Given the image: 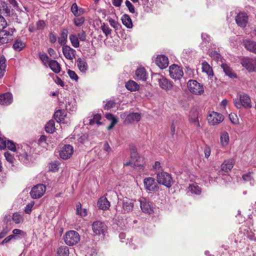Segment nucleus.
Segmentation results:
<instances>
[{
    "label": "nucleus",
    "mask_w": 256,
    "mask_h": 256,
    "mask_svg": "<svg viewBox=\"0 0 256 256\" xmlns=\"http://www.w3.org/2000/svg\"><path fill=\"white\" fill-rule=\"evenodd\" d=\"M130 154L131 160L124 162V166H132L138 167L140 169L142 168L144 164V158L138 155L134 146L130 147Z\"/></svg>",
    "instance_id": "f257e3e1"
},
{
    "label": "nucleus",
    "mask_w": 256,
    "mask_h": 256,
    "mask_svg": "<svg viewBox=\"0 0 256 256\" xmlns=\"http://www.w3.org/2000/svg\"><path fill=\"white\" fill-rule=\"evenodd\" d=\"M118 202L116 207L118 212L125 213L132 210L134 204L132 200L127 198H121L118 196Z\"/></svg>",
    "instance_id": "f03ea898"
},
{
    "label": "nucleus",
    "mask_w": 256,
    "mask_h": 256,
    "mask_svg": "<svg viewBox=\"0 0 256 256\" xmlns=\"http://www.w3.org/2000/svg\"><path fill=\"white\" fill-rule=\"evenodd\" d=\"M16 29L14 28H2L0 30V45L7 44L14 40V33Z\"/></svg>",
    "instance_id": "7ed1b4c3"
},
{
    "label": "nucleus",
    "mask_w": 256,
    "mask_h": 256,
    "mask_svg": "<svg viewBox=\"0 0 256 256\" xmlns=\"http://www.w3.org/2000/svg\"><path fill=\"white\" fill-rule=\"evenodd\" d=\"M234 103L235 106L238 109H240L242 108H248L252 107L251 99L246 94H240L239 98L234 100Z\"/></svg>",
    "instance_id": "20e7f679"
},
{
    "label": "nucleus",
    "mask_w": 256,
    "mask_h": 256,
    "mask_svg": "<svg viewBox=\"0 0 256 256\" xmlns=\"http://www.w3.org/2000/svg\"><path fill=\"white\" fill-rule=\"evenodd\" d=\"M156 180L159 184H162L168 188H170L173 184V180L171 175L166 172H158Z\"/></svg>",
    "instance_id": "39448f33"
},
{
    "label": "nucleus",
    "mask_w": 256,
    "mask_h": 256,
    "mask_svg": "<svg viewBox=\"0 0 256 256\" xmlns=\"http://www.w3.org/2000/svg\"><path fill=\"white\" fill-rule=\"evenodd\" d=\"M64 240L66 244L70 246H74L80 242V236L75 230H70L64 234Z\"/></svg>",
    "instance_id": "423d86ee"
},
{
    "label": "nucleus",
    "mask_w": 256,
    "mask_h": 256,
    "mask_svg": "<svg viewBox=\"0 0 256 256\" xmlns=\"http://www.w3.org/2000/svg\"><path fill=\"white\" fill-rule=\"evenodd\" d=\"M138 200L142 212L148 214L154 212V204L150 201L144 197L140 198Z\"/></svg>",
    "instance_id": "0eeeda50"
},
{
    "label": "nucleus",
    "mask_w": 256,
    "mask_h": 256,
    "mask_svg": "<svg viewBox=\"0 0 256 256\" xmlns=\"http://www.w3.org/2000/svg\"><path fill=\"white\" fill-rule=\"evenodd\" d=\"M188 87L189 90L195 94H201L204 92L203 86L196 80H188Z\"/></svg>",
    "instance_id": "6e6552de"
},
{
    "label": "nucleus",
    "mask_w": 256,
    "mask_h": 256,
    "mask_svg": "<svg viewBox=\"0 0 256 256\" xmlns=\"http://www.w3.org/2000/svg\"><path fill=\"white\" fill-rule=\"evenodd\" d=\"M46 187L43 184H38L34 186L30 192L32 198L37 199L41 198L45 193Z\"/></svg>",
    "instance_id": "1a4fd4ad"
},
{
    "label": "nucleus",
    "mask_w": 256,
    "mask_h": 256,
    "mask_svg": "<svg viewBox=\"0 0 256 256\" xmlns=\"http://www.w3.org/2000/svg\"><path fill=\"white\" fill-rule=\"evenodd\" d=\"M144 188L146 190L156 192L158 190L159 186L155 182V179L152 177L146 178L144 180Z\"/></svg>",
    "instance_id": "9d476101"
},
{
    "label": "nucleus",
    "mask_w": 256,
    "mask_h": 256,
    "mask_svg": "<svg viewBox=\"0 0 256 256\" xmlns=\"http://www.w3.org/2000/svg\"><path fill=\"white\" fill-rule=\"evenodd\" d=\"M169 72L170 77L174 80H180L184 75L182 68L175 64L170 66Z\"/></svg>",
    "instance_id": "9b49d317"
},
{
    "label": "nucleus",
    "mask_w": 256,
    "mask_h": 256,
    "mask_svg": "<svg viewBox=\"0 0 256 256\" xmlns=\"http://www.w3.org/2000/svg\"><path fill=\"white\" fill-rule=\"evenodd\" d=\"M241 64L249 72H254L256 68V58H244L241 60Z\"/></svg>",
    "instance_id": "f8f14e48"
},
{
    "label": "nucleus",
    "mask_w": 256,
    "mask_h": 256,
    "mask_svg": "<svg viewBox=\"0 0 256 256\" xmlns=\"http://www.w3.org/2000/svg\"><path fill=\"white\" fill-rule=\"evenodd\" d=\"M224 120V117L222 114L214 112L210 114L208 118L209 124L212 126L220 123Z\"/></svg>",
    "instance_id": "ddd939ff"
},
{
    "label": "nucleus",
    "mask_w": 256,
    "mask_h": 256,
    "mask_svg": "<svg viewBox=\"0 0 256 256\" xmlns=\"http://www.w3.org/2000/svg\"><path fill=\"white\" fill-rule=\"evenodd\" d=\"M141 114L139 112H131L127 114L124 122L126 124H129L140 120Z\"/></svg>",
    "instance_id": "4468645a"
},
{
    "label": "nucleus",
    "mask_w": 256,
    "mask_h": 256,
    "mask_svg": "<svg viewBox=\"0 0 256 256\" xmlns=\"http://www.w3.org/2000/svg\"><path fill=\"white\" fill-rule=\"evenodd\" d=\"M94 232L97 235L104 234L106 230L105 224L100 221L94 222L92 224Z\"/></svg>",
    "instance_id": "2eb2a0df"
},
{
    "label": "nucleus",
    "mask_w": 256,
    "mask_h": 256,
    "mask_svg": "<svg viewBox=\"0 0 256 256\" xmlns=\"http://www.w3.org/2000/svg\"><path fill=\"white\" fill-rule=\"evenodd\" d=\"M236 22L239 26L246 27L248 22V16L244 12L239 13L236 17Z\"/></svg>",
    "instance_id": "dca6fc26"
},
{
    "label": "nucleus",
    "mask_w": 256,
    "mask_h": 256,
    "mask_svg": "<svg viewBox=\"0 0 256 256\" xmlns=\"http://www.w3.org/2000/svg\"><path fill=\"white\" fill-rule=\"evenodd\" d=\"M73 153V147L70 144L65 145L60 152V155L62 158L66 160Z\"/></svg>",
    "instance_id": "f3484780"
},
{
    "label": "nucleus",
    "mask_w": 256,
    "mask_h": 256,
    "mask_svg": "<svg viewBox=\"0 0 256 256\" xmlns=\"http://www.w3.org/2000/svg\"><path fill=\"white\" fill-rule=\"evenodd\" d=\"M189 121L194 125L196 128L200 127V124L198 120V112L196 108H192L190 110L189 116Z\"/></svg>",
    "instance_id": "a211bd4d"
},
{
    "label": "nucleus",
    "mask_w": 256,
    "mask_h": 256,
    "mask_svg": "<svg viewBox=\"0 0 256 256\" xmlns=\"http://www.w3.org/2000/svg\"><path fill=\"white\" fill-rule=\"evenodd\" d=\"M76 50L68 46H64L62 52L65 58L68 60H72L75 57Z\"/></svg>",
    "instance_id": "6ab92c4d"
},
{
    "label": "nucleus",
    "mask_w": 256,
    "mask_h": 256,
    "mask_svg": "<svg viewBox=\"0 0 256 256\" xmlns=\"http://www.w3.org/2000/svg\"><path fill=\"white\" fill-rule=\"evenodd\" d=\"M156 63L160 68H164L168 66V58L164 55H160L157 56Z\"/></svg>",
    "instance_id": "aec40b11"
},
{
    "label": "nucleus",
    "mask_w": 256,
    "mask_h": 256,
    "mask_svg": "<svg viewBox=\"0 0 256 256\" xmlns=\"http://www.w3.org/2000/svg\"><path fill=\"white\" fill-rule=\"evenodd\" d=\"M12 102V95L11 93L6 92L0 95V104L8 106Z\"/></svg>",
    "instance_id": "412c9836"
},
{
    "label": "nucleus",
    "mask_w": 256,
    "mask_h": 256,
    "mask_svg": "<svg viewBox=\"0 0 256 256\" xmlns=\"http://www.w3.org/2000/svg\"><path fill=\"white\" fill-rule=\"evenodd\" d=\"M158 84L160 88L166 90H172L173 86L172 84L170 81L164 78L159 79Z\"/></svg>",
    "instance_id": "4be33fe9"
},
{
    "label": "nucleus",
    "mask_w": 256,
    "mask_h": 256,
    "mask_svg": "<svg viewBox=\"0 0 256 256\" xmlns=\"http://www.w3.org/2000/svg\"><path fill=\"white\" fill-rule=\"evenodd\" d=\"M136 76L138 80L146 81L148 78V74L144 68H139L136 71Z\"/></svg>",
    "instance_id": "5701e85b"
},
{
    "label": "nucleus",
    "mask_w": 256,
    "mask_h": 256,
    "mask_svg": "<svg viewBox=\"0 0 256 256\" xmlns=\"http://www.w3.org/2000/svg\"><path fill=\"white\" fill-rule=\"evenodd\" d=\"M234 163L235 162L233 159L224 160L221 165L222 170L226 172H229L232 168Z\"/></svg>",
    "instance_id": "b1692460"
},
{
    "label": "nucleus",
    "mask_w": 256,
    "mask_h": 256,
    "mask_svg": "<svg viewBox=\"0 0 256 256\" xmlns=\"http://www.w3.org/2000/svg\"><path fill=\"white\" fill-rule=\"evenodd\" d=\"M76 62L79 70L82 72H86L88 69V65L86 60L78 58Z\"/></svg>",
    "instance_id": "393cba45"
},
{
    "label": "nucleus",
    "mask_w": 256,
    "mask_h": 256,
    "mask_svg": "<svg viewBox=\"0 0 256 256\" xmlns=\"http://www.w3.org/2000/svg\"><path fill=\"white\" fill-rule=\"evenodd\" d=\"M17 154L20 160L26 164L28 163L30 156L26 152L18 148Z\"/></svg>",
    "instance_id": "a878e982"
},
{
    "label": "nucleus",
    "mask_w": 256,
    "mask_h": 256,
    "mask_svg": "<svg viewBox=\"0 0 256 256\" xmlns=\"http://www.w3.org/2000/svg\"><path fill=\"white\" fill-rule=\"evenodd\" d=\"M244 48L256 54V42L246 40L244 42Z\"/></svg>",
    "instance_id": "bb28decb"
},
{
    "label": "nucleus",
    "mask_w": 256,
    "mask_h": 256,
    "mask_svg": "<svg viewBox=\"0 0 256 256\" xmlns=\"http://www.w3.org/2000/svg\"><path fill=\"white\" fill-rule=\"evenodd\" d=\"M98 206L100 209L106 210L110 206V202L105 197L100 198L98 202Z\"/></svg>",
    "instance_id": "cd10ccee"
},
{
    "label": "nucleus",
    "mask_w": 256,
    "mask_h": 256,
    "mask_svg": "<svg viewBox=\"0 0 256 256\" xmlns=\"http://www.w3.org/2000/svg\"><path fill=\"white\" fill-rule=\"evenodd\" d=\"M225 74L230 78H236V74L232 71V68L226 64H222L221 65Z\"/></svg>",
    "instance_id": "c85d7f7f"
},
{
    "label": "nucleus",
    "mask_w": 256,
    "mask_h": 256,
    "mask_svg": "<svg viewBox=\"0 0 256 256\" xmlns=\"http://www.w3.org/2000/svg\"><path fill=\"white\" fill-rule=\"evenodd\" d=\"M48 66L56 74L59 73L60 71V64L56 60H50L48 62Z\"/></svg>",
    "instance_id": "c756f323"
},
{
    "label": "nucleus",
    "mask_w": 256,
    "mask_h": 256,
    "mask_svg": "<svg viewBox=\"0 0 256 256\" xmlns=\"http://www.w3.org/2000/svg\"><path fill=\"white\" fill-rule=\"evenodd\" d=\"M230 141L228 134L226 131L220 132V142L222 146H226L228 145Z\"/></svg>",
    "instance_id": "7c9ffc66"
},
{
    "label": "nucleus",
    "mask_w": 256,
    "mask_h": 256,
    "mask_svg": "<svg viewBox=\"0 0 256 256\" xmlns=\"http://www.w3.org/2000/svg\"><path fill=\"white\" fill-rule=\"evenodd\" d=\"M126 88L130 92L138 90L139 88V85L134 80H130L126 84Z\"/></svg>",
    "instance_id": "2f4dec72"
},
{
    "label": "nucleus",
    "mask_w": 256,
    "mask_h": 256,
    "mask_svg": "<svg viewBox=\"0 0 256 256\" xmlns=\"http://www.w3.org/2000/svg\"><path fill=\"white\" fill-rule=\"evenodd\" d=\"M202 72H206L208 76H213L214 74L212 68L207 62H202Z\"/></svg>",
    "instance_id": "473e14b6"
},
{
    "label": "nucleus",
    "mask_w": 256,
    "mask_h": 256,
    "mask_svg": "<svg viewBox=\"0 0 256 256\" xmlns=\"http://www.w3.org/2000/svg\"><path fill=\"white\" fill-rule=\"evenodd\" d=\"M71 11L76 16L82 15L84 12V9L79 8L76 3H74L71 6Z\"/></svg>",
    "instance_id": "72a5a7b5"
},
{
    "label": "nucleus",
    "mask_w": 256,
    "mask_h": 256,
    "mask_svg": "<svg viewBox=\"0 0 256 256\" xmlns=\"http://www.w3.org/2000/svg\"><path fill=\"white\" fill-rule=\"evenodd\" d=\"M6 59L4 56H0V78H2L6 71Z\"/></svg>",
    "instance_id": "f704fd0d"
},
{
    "label": "nucleus",
    "mask_w": 256,
    "mask_h": 256,
    "mask_svg": "<svg viewBox=\"0 0 256 256\" xmlns=\"http://www.w3.org/2000/svg\"><path fill=\"white\" fill-rule=\"evenodd\" d=\"M122 24L128 28H130L132 27V23L130 16L128 14H124L122 17Z\"/></svg>",
    "instance_id": "c9c22d12"
},
{
    "label": "nucleus",
    "mask_w": 256,
    "mask_h": 256,
    "mask_svg": "<svg viewBox=\"0 0 256 256\" xmlns=\"http://www.w3.org/2000/svg\"><path fill=\"white\" fill-rule=\"evenodd\" d=\"M25 46V44L19 39L16 40L13 44L14 49L17 52L22 50Z\"/></svg>",
    "instance_id": "e433bc0d"
},
{
    "label": "nucleus",
    "mask_w": 256,
    "mask_h": 256,
    "mask_svg": "<svg viewBox=\"0 0 256 256\" xmlns=\"http://www.w3.org/2000/svg\"><path fill=\"white\" fill-rule=\"evenodd\" d=\"M68 34V31L67 30H64L62 32L60 36L58 39V43L61 46H64L66 44L67 41Z\"/></svg>",
    "instance_id": "4c0bfd02"
},
{
    "label": "nucleus",
    "mask_w": 256,
    "mask_h": 256,
    "mask_svg": "<svg viewBox=\"0 0 256 256\" xmlns=\"http://www.w3.org/2000/svg\"><path fill=\"white\" fill-rule=\"evenodd\" d=\"M69 248L66 246H62L57 250L58 256H68Z\"/></svg>",
    "instance_id": "58836bf2"
},
{
    "label": "nucleus",
    "mask_w": 256,
    "mask_h": 256,
    "mask_svg": "<svg viewBox=\"0 0 256 256\" xmlns=\"http://www.w3.org/2000/svg\"><path fill=\"white\" fill-rule=\"evenodd\" d=\"M76 214L80 216L81 217L86 216L87 214V210L86 208H82V204L80 202L76 204Z\"/></svg>",
    "instance_id": "ea45409f"
},
{
    "label": "nucleus",
    "mask_w": 256,
    "mask_h": 256,
    "mask_svg": "<svg viewBox=\"0 0 256 256\" xmlns=\"http://www.w3.org/2000/svg\"><path fill=\"white\" fill-rule=\"evenodd\" d=\"M70 40L72 46L76 48L80 46L79 39L78 36L75 34H71L70 36Z\"/></svg>",
    "instance_id": "a19ab883"
},
{
    "label": "nucleus",
    "mask_w": 256,
    "mask_h": 256,
    "mask_svg": "<svg viewBox=\"0 0 256 256\" xmlns=\"http://www.w3.org/2000/svg\"><path fill=\"white\" fill-rule=\"evenodd\" d=\"M101 119V116L99 114H96L94 116V118H90L88 120L89 124L90 125H92L94 124H96L98 125L102 124V122H100V120Z\"/></svg>",
    "instance_id": "79ce46f5"
},
{
    "label": "nucleus",
    "mask_w": 256,
    "mask_h": 256,
    "mask_svg": "<svg viewBox=\"0 0 256 256\" xmlns=\"http://www.w3.org/2000/svg\"><path fill=\"white\" fill-rule=\"evenodd\" d=\"M64 114L62 110H59L54 113V118L58 122H61L64 120Z\"/></svg>",
    "instance_id": "37998d69"
},
{
    "label": "nucleus",
    "mask_w": 256,
    "mask_h": 256,
    "mask_svg": "<svg viewBox=\"0 0 256 256\" xmlns=\"http://www.w3.org/2000/svg\"><path fill=\"white\" fill-rule=\"evenodd\" d=\"M54 129V120L49 121L45 126L46 131L48 133H52Z\"/></svg>",
    "instance_id": "c03bdc74"
},
{
    "label": "nucleus",
    "mask_w": 256,
    "mask_h": 256,
    "mask_svg": "<svg viewBox=\"0 0 256 256\" xmlns=\"http://www.w3.org/2000/svg\"><path fill=\"white\" fill-rule=\"evenodd\" d=\"M188 190L192 193L196 194H200L201 193V188L198 186L190 185L188 187Z\"/></svg>",
    "instance_id": "a18cd8bd"
},
{
    "label": "nucleus",
    "mask_w": 256,
    "mask_h": 256,
    "mask_svg": "<svg viewBox=\"0 0 256 256\" xmlns=\"http://www.w3.org/2000/svg\"><path fill=\"white\" fill-rule=\"evenodd\" d=\"M12 219L16 224H20L23 221V218L22 216L18 212L14 214Z\"/></svg>",
    "instance_id": "49530a36"
},
{
    "label": "nucleus",
    "mask_w": 256,
    "mask_h": 256,
    "mask_svg": "<svg viewBox=\"0 0 256 256\" xmlns=\"http://www.w3.org/2000/svg\"><path fill=\"white\" fill-rule=\"evenodd\" d=\"M60 163L58 161H54L50 164L48 169L52 172L58 171L59 168Z\"/></svg>",
    "instance_id": "de8ad7c7"
},
{
    "label": "nucleus",
    "mask_w": 256,
    "mask_h": 256,
    "mask_svg": "<svg viewBox=\"0 0 256 256\" xmlns=\"http://www.w3.org/2000/svg\"><path fill=\"white\" fill-rule=\"evenodd\" d=\"M6 147L10 150L15 152L16 150V145L14 142L10 140H8L6 142Z\"/></svg>",
    "instance_id": "09e8293b"
},
{
    "label": "nucleus",
    "mask_w": 256,
    "mask_h": 256,
    "mask_svg": "<svg viewBox=\"0 0 256 256\" xmlns=\"http://www.w3.org/2000/svg\"><path fill=\"white\" fill-rule=\"evenodd\" d=\"M74 24L77 26H80L84 22V18L83 17L75 18L74 20Z\"/></svg>",
    "instance_id": "8fccbe9b"
},
{
    "label": "nucleus",
    "mask_w": 256,
    "mask_h": 256,
    "mask_svg": "<svg viewBox=\"0 0 256 256\" xmlns=\"http://www.w3.org/2000/svg\"><path fill=\"white\" fill-rule=\"evenodd\" d=\"M4 157L6 160L10 164H13L14 160V157L9 152H6L4 154Z\"/></svg>",
    "instance_id": "3c124183"
},
{
    "label": "nucleus",
    "mask_w": 256,
    "mask_h": 256,
    "mask_svg": "<svg viewBox=\"0 0 256 256\" xmlns=\"http://www.w3.org/2000/svg\"><path fill=\"white\" fill-rule=\"evenodd\" d=\"M125 4L129 12L132 14H134L135 12V8L133 4L128 0L126 1Z\"/></svg>",
    "instance_id": "603ef678"
},
{
    "label": "nucleus",
    "mask_w": 256,
    "mask_h": 256,
    "mask_svg": "<svg viewBox=\"0 0 256 256\" xmlns=\"http://www.w3.org/2000/svg\"><path fill=\"white\" fill-rule=\"evenodd\" d=\"M78 39L82 42H84L86 40V34L84 30H82L78 34Z\"/></svg>",
    "instance_id": "864d4df0"
},
{
    "label": "nucleus",
    "mask_w": 256,
    "mask_h": 256,
    "mask_svg": "<svg viewBox=\"0 0 256 256\" xmlns=\"http://www.w3.org/2000/svg\"><path fill=\"white\" fill-rule=\"evenodd\" d=\"M7 22L5 18L0 14V30L2 28H6Z\"/></svg>",
    "instance_id": "5fc2aeb1"
},
{
    "label": "nucleus",
    "mask_w": 256,
    "mask_h": 256,
    "mask_svg": "<svg viewBox=\"0 0 256 256\" xmlns=\"http://www.w3.org/2000/svg\"><path fill=\"white\" fill-rule=\"evenodd\" d=\"M46 26L45 22L44 20H40L36 24V29L38 30H43Z\"/></svg>",
    "instance_id": "6e6d98bb"
},
{
    "label": "nucleus",
    "mask_w": 256,
    "mask_h": 256,
    "mask_svg": "<svg viewBox=\"0 0 256 256\" xmlns=\"http://www.w3.org/2000/svg\"><path fill=\"white\" fill-rule=\"evenodd\" d=\"M229 118L232 124H237L238 123V120L236 114L231 113L229 114Z\"/></svg>",
    "instance_id": "4d7b16f0"
},
{
    "label": "nucleus",
    "mask_w": 256,
    "mask_h": 256,
    "mask_svg": "<svg viewBox=\"0 0 256 256\" xmlns=\"http://www.w3.org/2000/svg\"><path fill=\"white\" fill-rule=\"evenodd\" d=\"M68 74L69 76L72 80H77L78 78V77L76 74L73 70H68Z\"/></svg>",
    "instance_id": "13d9d810"
},
{
    "label": "nucleus",
    "mask_w": 256,
    "mask_h": 256,
    "mask_svg": "<svg viewBox=\"0 0 256 256\" xmlns=\"http://www.w3.org/2000/svg\"><path fill=\"white\" fill-rule=\"evenodd\" d=\"M201 36L203 42H204L206 44L208 43L211 41V38L208 34L206 33H202Z\"/></svg>",
    "instance_id": "bf43d9fd"
},
{
    "label": "nucleus",
    "mask_w": 256,
    "mask_h": 256,
    "mask_svg": "<svg viewBox=\"0 0 256 256\" xmlns=\"http://www.w3.org/2000/svg\"><path fill=\"white\" fill-rule=\"evenodd\" d=\"M0 13L3 14H6V16H8L10 14V10L6 5L3 6L2 9L0 10Z\"/></svg>",
    "instance_id": "052dcab7"
},
{
    "label": "nucleus",
    "mask_w": 256,
    "mask_h": 256,
    "mask_svg": "<svg viewBox=\"0 0 256 256\" xmlns=\"http://www.w3.org/2000/svg\"><path fill=\"white\" fill-rule=\"evenodd\" d=\"M34 205V202H31V203L28 204L26 205V208L24 210L25 212L28 214H30V212H32V208L33 207Z\"/></svg>",
    "instance_id": "680f3d73"
},
{
    "label": "nucleus",
    "mask_w": 256,
    "mask_h": 256,
    "mask_svg": "<svg viewBox=\"0 0 256 256\" xmlns=\"http://www.w3.org/2000/svg\"><path fill=\"white\" fill-rule=\"evenodd\" d=\"M39 57L43 62H48L50 61L48 60L49 58L46 54L40 53L39 54Z\"/></svg>",
    "instance_id": "e2e57ef3"
},
{
    "label": "nucleus",
    "mask_w": 256,
    "mask_h": 256,
    "mask_svg": "<svg viewBox=\"0 0 256 256\" xmlns=\"http://www.w3.org/2000/svg\"><path fill=\"white\" fill-rule=\"evenodd\" d=\"M242 178L244 181L251 180L253 178L252 176V174L250 172L243 174Z\"/></svg>",
    "instance_id": "0e129e2a"
},
{
    "label": "nucleus",
    "mask_w": 256,
    "mask_h": 256,
    "mask_svg": "<svg viewBox=\"0 0 256 256\" xmlns=\"http://www.w3.org/2000/svg\"><path fill=\"white\" fill-rule=\"evenodd\" d=\"M56 36L53 33H50L49 34V40L50 42L54 44L56 41Z\"/></svg>",
    "instance_id": "69168bd1"
},
{
    "label": "nucleus",
    "mask_w": 256,
    "mask_h": 256,
    "mask_svg": "<svg viewBox=\"0 0 256 256\" xmlns=\"http://www.w3.org/2000/svg\"><path fill=\"white\" fill-rule=\"evenodd\" d=\"M106 118L108 120H110L111 122L108 127V130H110L112 128V114L110 113H108L106 114Z\"/></svg>",
    "instance_id": "338daca9"
},
{
    "label": "nucleus",
    "mask_w": 256,
    "mask_h": 256,
    "mask_svg": "<svg viewBox=\"0 0 256 256\" xmlns=\"http://www.w3.org/2000/svg\"><path fill=\"white\" fill-rule=\"evenodd\" d=\"M204 153L205 157L206 158H209V156H210V148L208 147V146H206L204 148Z\"/></svg>",
    "instance_id": "774afa93"
}]
</instances>
